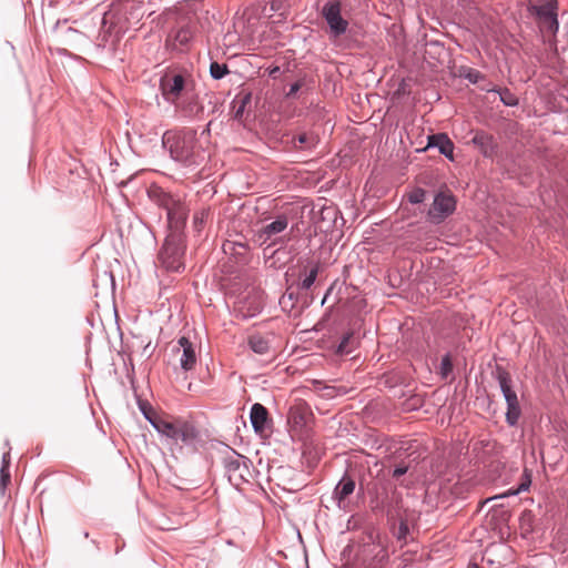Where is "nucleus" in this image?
I'll return each mask as SVG.
<instances>
[{
	"label": "nucleus",
	"mask_w": 568,
	"mask_h": 568,
	"mask_svg": "<svg viewBox=\"0 0 568 568\" xmlns=\"http://www.w3.org/2000/svg\"><path fill=\"white\" fill-rule=\"evenodd\" d=\"M247 250L248 246L244 242L226 241L223 244V251L225 253H230L233 255H241L243 252H246Z\"/></svg>",
	"instance_id": "nucleus-28"
},
{
	"label": "nucleus",
	"mask_w": 568,
	"mask_h": 568,
	"mask_svg": "<svg viewBox=\"0 0 568 568\" xmlns=\"http://www.w3.org/2000/svg\"><path fill=\"white\" fill-rule=\"evenodd\" d=\"M310 270H304L303 273L300 274L298 281L296 283V288L300 291H307L310 290L318 275L320 272V263L318 262H310L308 263Z\"/></svg>",
	"instance_id": "nucleus-19"
},
{
	"label": "nucleus",
	"mask_w": 568,
	"mask_h": 568,
	"mask_svg": "<svg viewBox=\"0 0 568 568\" xmlns=\"http://www.w3.org/2000/svg\"><path fill=\"white\" fill-rule=\"evenodd\" d=\"M356 484L353 478L345 474L334 488L333 495L337 500L338 507H343L345 499L355 490Z\"/></svg>",
	"instance_id": "nucleus-16"
},
{
	"label": "nucleus",
	"mask_w": 568,
	"mask_h": 568,
	"mask_svg": "<svg viewBox=\"0 0 568 568\" xmlns=\"http://www.w3.org/2000/svg\"><path fill=\"white\" fill-rule=\"evenodd\" d=\"M251 101V94L247 93L242 97L240 100L234 101L233 104V119L236 121H242L246 104Z\"/></svg>",
	"instance_id": "nucleus-27"
},
{
	"label": "nucleus",
	"mask_w": 568,
	"mask_h": 568,
	"mask_svg": "<svg viewBox=\"0 0 568 568\" xmlns=\"http://www.w3.org/2000/svg\"><path fill=\"white\" fill-rule=\"evenodd\" d=\"M456 209L455 197L447 192H438L428 210V219L435 223H442Z\"/></svg>",
	"instance_id": "nucleus-8"
},
{
	"label": "nucleus",
	"mask_w": 568,
	"mask_h": 568,
	"mask_svg": "<svg viewBox=\"0 0 568 568\" xmlns=\"http://www.w3.org/2000/svg\"><path fill=\"white\" fill-rule=\"evenodd\" d=\"M166 219L169 222V225L174 229L173 232H179L180 227L184 224L187 211L184 206V204L176 199L174 201V204L165 210Z\"/></svg>",
	"instance_id": "nucleus-13"
},
{
	"label": "nucleus",
	"mask_w": 568,
	"mask_h": 568,
	"mask_svg": "<svg viewBox=\"0 0 568 568\" xmlns=\"http://www.w3.org/2000/svg\"><path fill=\"white\" fill-rule=\"evenodd\" d=\"M408 470V467L405 465L396 466L393 470V477L399 478L400 476L405 475Z\"/></svg>",
	"instance_id": "nucleus-38"
},
{
	"label": "nucleus",
	"mask_w": 568,
	"mask_h": 568,
	"mask_svg": "<svg viewBox=\"0 0 568 568\" xmlns=\"http://www.w3.org/2000/svg\"><path fill=\"white\" fill-rule=\"evenodd\" d=\"M322 16L325 19L329 34L338 38L347 31L348 22L342 17L341 3L338 1H328L322 8Z\"/></svg>",
	"instance_id": "nucleus-7"
},
{
	"label": "nucleus",
	"mask_w": 568,
	"mask_h": 568,
	"mask_svg": "<svg viewBox=\"0 0 568 568\" xmlns=\"http://www.w3.org/2000/svg\"><path fill=\"white\" fill-rule=\"evenodd\" d=\"M10 481V471L8 465H1L0 469V488L3 490Z\"/></svg>",
	"instance_id": "nucleus-37"
},
{
	"label": "nucleus",
	"mask_w": 568,
	"mask_h": 568,
	"mask_svg": "<svg viewBox=\"0 0 568 568\" xmlns=\"http://www.w3.org/2000/svg\"><path fill=\"white\" fill-rule=\"evenodd\" d=\"M192 38V33L189 28H181L175 32L174 40L181 45H185Z\"/></svg>",
	"instance_id": "nucleus-33"
},
{
	"label": "nucleus",
	"mask_w": 568,
	"mask_h": 568,
	"mask_svg": "<svg viewBox=\"0 0 568 568\" xmlns=\"http://www.w3.org/2000/svg\"><path fill=\"white\" fill-rule=\"evenodd\" d=\"M504 398L507 404L506 422L509 426H515L517 425L521 415L517 394L515 390H513L511 393L506 394Z\"/></svg>",
	"instance_id": "nucleus-17"
},
{
	"label": "nucleus",
	"mask_w": 568,
	"mask_h": 568,
	"mask_svg": "<svg viewBox=\"0 0 568 568\" xmlns=\"http://www.w3.org/2000/svg\"><path fill=\"white\" fill-rule=\"evenodd\" d=\"M288 227V217L280 214L274 221L265 224L255 234V241L260 246L271 247L282 242L281 234Z\"/></svg>",
	"instance_id": "nucleus-6"
},
{
	"label": "nucleus",
	"mask_w": 568,
	"mask_h": 568,
	"mask_svg": "<svg viewBox=\"0 0 568 568\" xmlns=\"http://www.w3.org/2000/svg\"><path fill=\"white\" fill-rule=\"evenodd\" d=\"M478 77H479V72L477 71H471L467 74V79L473 82V83H476L478 81Z\"/></svg>",
	"instance_id": "nucleus-40"
},
{
	"label": "nucleus",
	"mask_w": 568,
	"mask_h": 568,
	"mask_svg": "<svg viewBox=\"0 0 568 568\" xmlns=\"http://www.w3.org/2000/svg\"><path fill=\"white\" fill-rule=\"evenodd\" d=\"M310 416V409L305 403L295 404L290 408L288 419L295 426H304L307 423Z\"/></svg>",
	"instance_id": "nucleus-22"
},
{
	"label": "nucleus",
	"mask_w": 568,
	"mask_h": 568,
	"mask_svg": "<svg viewBox=\"0 0 568 568\" xmlns=\"http://www.w3.org/2000/svg\"><path fill=\"white\" fill-rule=\"evenodd\" d=\"M185 243L180 232H172L164 241L159 253L161 265L170 272H182L184 270Z\"/></svg>",
	"instance_id": "nucleus-3"
},
{
	"label": "nucleus",
	"mask_w": 568,
	"mask_h": 568,
	"mask_svg": "<svg viewBox=\"0 0 568 568\" xmlns=\"http://www.w3.org/2000/svg\"><path fill=\"white\" fill-rule=\"evenodd\" d=\"M290 143L294 150L312 151L318 144V136L313 132H302L293 135Z\"/></svg>",
	"instance_id": "nucleus-15"
},
{
	"label": "nucleus",
	"mask_w": 568,
	"mask_h": 568,
	"mask_svg": "<svg viewBox=\"0 0 568 568\" xmlns=\"http://www.w3.org/2000/svg\"><path fill=\"white\" fill-rule=\"evenodd\" d=\"M399 530L402 534H405L407 531V526L405 524H400Z\"/></svg>",
	"instance_id": "nucleus-43"
},
{
	"label": "nucleus",
	"mask_w": 568,
	"mask_h": 568,
	"mask_svg": "<svg viewBox=\"0 0 568 568\" xmlns=\"http://www.w3.org/2000/svg\"><path fill=\"white\" fill-rule=\"evenodd\" d=\"M353 339V334L352 333H347L345 334L341 342L338 343L337 347H336V352L338 354H349L352 352V348H351V342Z\"/></svg>",
	"instance_id": "nucleus-32"
},
{
	"label": "nucleus",
	"mask_w": 568,
	"mask_h": 568,
	"mask_svg": "<svg viewBox=\"0 0 568 568\" xmlns=\"http://www.w3.org/2000/svg\"><path fill=\"white\" fill-rule=\"evenodd\" d=\"M174 109L181 116L190 120L202 119L204 113V105L193 90L183 95L180 101L174 104Z\"/></svg>",
	"instance_id": "nucleus-10"
},
{
	"label": "nucleus",
	"mask_w": 568,
	"mask_h": 568,
	"mask_svg": "<svg viewBox=\"0 0 568 568\" xmlns=\"http://www.w3.org/2000/svg\"><path fill=\"white\" fill-rule=\"evenodd\" d=\"M143 14L140 3L132 0L119 1L113 3L110 10L103 14L102 26L108 28L109 32L121 34L136 26Z\"/></svg>",
	"instance_id": "nucleus-2"
},
{
	"label": "nucleus",
	"mask_w": 568,
	"mask_h": 568,
	"mask_svg": "<svg viewBox=\"0 0 568 568\" xmlns=\"http://www.w3.org/2000/svg\"><path fill=\"white\" fill-rule=\"evenodd\" d=\"M453 372V362L449 354L442 357L439 374L442 378L446 379Z\"/></svg>",
	"instance_id": "nucleus-31"
},
{
	"label": "nucleus",
	"mask_w": 568,
	"mask_h": 568,
	"mask_svg": "<svg viewBox=\"0 0 568 568\" xmlns=\"http://www.w3.org/2000/svg\"><path fill=\"white\" fill-rule=\"evenodd\" d=\"M495 377L498 382V385L503 393V396H505L506 394H509L514 390L511 376L506 369H504L500 366H497V368L495 371Z\"/></svg>",
	"instance_id": "nucleus-25"
},
{
	"label": "nucleus",
	"mask_w": 568,
	"mask_h": 568,
	"mask_svg": "<svg viewBox=\"0 0 568 568\" xmlns=\"http://www.w3.org/2000/svg\"><path fill=\"white\" fill-rule=\"evenodd\" d=\"M531 485V471L527 468L524 469V473L520 478V484L516 488H510L503 497L506 496H516L520 493L527 491Z\"/></svg>",
	"instance_id": "nucleus-26"
},
{
	"label": "nucleus",
	"mask_w": 568,
	"mask_h": 568,
	"mask_svg": "<svg viewBox=\"0 0 568 568\" xmlns=\"http://www.w3.org/2000/svg\"><path fill=\"white\" fill-rule=\"evenodd\" d=\"M493 92H497L499 94L500 101L507 106H516L518 104L517 97L507 88L504 89H493Z\"/></svg>",
	"instance_id": "nucleus-29"
},
{
	"label": "nucleus",
	"mask_w": 568,
	"mask_h": 568,
	"mask_svg": "<svg viewBox=\"0 0 568 568\" xmlns=\"http://www.w3.org/2000/svg\"><path fill=\"white\" fill-rule=\"evenodd\" d=\"M267 409L260 403H255L251 407L250 420L254 432L262 433L267 422Z\"/></svg>",
	"instance_id": "nucleus-18"
},
{
	"label": "nucleus",
	"mask_w": 568,
	"mask_h": 568,
	"mask_svg": "<svg viewBox=\"0 0 568 568\" xmlns=\"http://www.w3.org/2000/svg\"><path fill=\"white\" fill-rule=\"evenodd\" d=\"M139 407L145 419L151 424L153 416H158L148 403H139Z\"/></svg>",
	"instance_id": "nucleus-36"
},
{
	"label": "nucleus",
	"mask_w": 568,
	"mask_h": 568,
	"mask_svg": "<svg viewBox=\"0 0 568 568\" xmlns=\"http://www.w3.org/2000/svg\"><path fill=\"white\" fill-rule=\"evenodd\" d=\"M180 354V366L183 371H191L196 364V352L193 343L185 336L178 341V347L174 349Z\"/></svg>",
	"instance_id": "nucleus-11"
},
{
	"label": "nucleus",
	"mask_w": 568,
	"mask_h": 568,
	"mask_svg": "<svg viewBox=\"0 0 568 568\" xmlns=\"http://www.w3.org/2000/svg\"><path fill=\"white\" fill-rule=\"evenodd\" d=\"M328 293H329V291L326 293V295H325V296H324V298L322 300V305L325 303V301H326V297H327Z\"/></svg>",
	"instance_id": "nucleus-45"
},
{
	"label": "nucleus",
	"mask_w": 568,
	"mask_h": 568,
	"mask_svg": "<svg viewBox=\"0 0 568 568\" xmlns=\"http://www.w3.org/2000/svg\"><path fill=\"white\" fill-rule=\"evenodd\" d=\"M160 90L163 99L174 105L192 89L186 78L180 73L165 74L160 80Z\"/></svg>",
	"instance_id": "nucleus-5"
},
{
	"label": "nucleus",
	"mask_w": 568,
	"mask_h": 568,
	"mask_svg": "<svg viewBox=\"0 0 568 568\" xmlns=\"http://www.w3.org/2000/svg\"><path fill=\"white\" fill-rule=\"evenodd\" d=\"M248 347L258 355H268L271 345L270 341L262 335L255 334L248 338Z\"/></svg>",
	"instance_id": "nucleus-24"
},
{
	"label": "nucleus",
	"mask_w": 568,
	"mask_h": 568,
	"mask_svg": "<svg viewBox=\"0 0 568 568\" xmlns=\"http://www.w3.org/2000/svg\"><path fill=\"white\" fill-rule=\"evenodd\" d=\"M172 440L174 443L181 442L185 446L195 447L199 440V430L192 423L179 419Z\"/></svg>",
	"instance_id": "nucleus-12"
},
{
	"label": "nucleus",
	"mask_w": 568,
	"mask_h": 568,
	"mask_svg": "<svg viewBox=\"0 0 568 568\" xmlns=\"http://www.w3.org/2000/svg\"><path fill=\"white\" fill-rule=\"evenodd\" d=\"M286 295H287V297H288L290 300H293V298H294V294H293V293H291V292H288V291L286 292Z\"/></svg>",
	"instance_id": "nucleus-44"
},
{
	"label": "nucleus",
	"mask_w": 568,
	"mask_h": 568,
	"mask_svg": "<svg viewBox=\"0 0 568 568\" xmlns=\"http://www.w3.org/2000/svg\"><path fill=\"white\" fill-rule=\"evenodd\" d=\"M288 3L286 0H272L271 1V11L280 12L281 16H285V12L288 8Z\"/></svg>",
	"instance_id": "nucleus-35"
},
{
	"label": "nucleus",
	"mask_w": 568,
	"mask_h": 568,
	"mask_svg": "<svg viewBox=\"0 0 568 568\" xmlns=\"http://www.w3.org/2000/svg\"><path fill=\"white\" fill-rule=\"evenodd\" d=\"M162 144L170 152L171 158L184 168L194 169L205 160L204 150L197 143L195 130L166 131L162 136Z\"/></svg>",
	"instance_id": "nucleus-1"
},
{
	"label": "nucleus",
	"mask_w": 568,
	"mask_h": 568,
	"mask_svg": "<svg viewBox=\"0 0 568 568\" xmlns=\"http://www.w3.org/2000/svg\"><path fill=\"white\" fill-rule=\"evenodd\" d=\"M148 193L149 197L164 211L171 207L174 204V201H176V197L158 186L151 187Z\"/></svg>",
	"instance_id": "nucleus-21"
},
{
	"label": "nucleus",
	"mask_w": 568,
	"mask_h": 568,
	"mask_svg": "<svg viewBox=\"0 0 568 568\" xmlns=\"http://www.w3.org/2000/svg\"><path fill=\"white\" fill-rule=\"evenodd\" d=\"M557 9V0H546L541 3H536L530 7L531 12L535 13L546 26V28L554 34L557 33L559 29Z\"/></svg>",
	"instance_id": "nucleus-9"
},
{
	"label": "nucleus",
	"mask_w": 568,
	"mask_h": 568,
	"mask_svg": "<svg viewBox=\"0 0 568 568\" xmlns=\"http://www.w3.org/2000/svg\"><path fill=\"white\" fill-rule=\"evenodd\" d=\"M425 196H426V192H425V190H423L420 187L414 189L407 195L408 201L412 204H419V203H422L425 200Z\"/></svg>",
	"instance_id": "nucleus-34"
},
{
	"label": "nucleus",
	"mask_w": 568,
	"mask_h": 568,
	"mask_svg": "<svg viewBox=\"0 0 568 568\" xmlns=\"http://www.w3.org/2000/svg\"><path fill=\"white\" fill-rule=\"evenodd\" d=\"M227 73H229V69H227L226 64H221L215 61L211 62L210 74L214 80H221Z\"/></svg>",
	"instance_id": "nucleus-30"
},
{
	"label": "nucleus",
	"mask_w": 568,
	"mask_h": 568,
	"mask_svg": "<svg viewBox=\"0 0 568 568\" xmlns=\"http://www.w3.org/2000/svg\"><path fill=\"white\" fill-rule=\"evenodd\" d=\"M300 89H301V83L300 82H295V83L291 84L290 90H288L286 95L288 98L293 97V95H295L298 92Z\"/></svg>",
	"instance_id": "nucleus-39"
},
{
	"label": "nucleus",
	"mask_w": 568,
	"mask_h": 568,
	"mask_svg": "<svg viewBox=\"0 0 568 568\" xmlns=\"http://www.w3.org/2000/svg\"><path fill=\"white\" fill-rule=\"evenodd\" d=\"M2 465H10L9 453H4L2 456Z\"/></svg>",
	"instance_id": "nucleus-42"
},
{
	"label": "nucleus",
	"mask_w": 568,
	"mask_h": 568,
	"mask_svg": "<svg viewBox=\"0 0 568 568\" xmlns=\"http://www.w3.org/2000/svg\"><path fill=\"white\" fill-rule=\"evenodd\" d=\"M471 141L476 146H478L485 156H490L493 154V136L488 133L484 131L476 132Z\"/></svg>",
	"instance_id": "nucleus-23"
},
{
	"label": "nucleus",
	"mask_w": 568,
	"mask_h": 568,
	"mask_svg": "<svg viewBox=\"0 0 568 568\" xmlns=\"http://www.w3.org/2000/svg\"><path fill=\"white\" fill-rule=\"evenodd\" d=\"M469 568H478V566H477V565H474V566H471V567H469Z\"/></svg>",
	"instance_id": "nucleus-46"
},
{
	"label": "nucleus",
	"mask_w": 568,
	"mask_h": 568,
	"mask_svg": "<svg viewBox=\"0 0 568 568\" xmlns=\"http://www.w3.org/2000/svg\"><path fill=\"white\" fill-rule=\"evenodd\" d=\"M151 425L160 435L165 436L166 438L172 440L176 432L178 420L170 422L160 416H153Z\"/></svg>",
	"instance_id": "nucleus-20"
},
{
	"label": "nucleus",
	"mask_w": 568,
	"mask_h": 568,
	"mask_svg": "<svg viewBox=\"0 0 568 568\" xmlns=\"http://www.w3.org/2000/svg\"><path fill=\"white\" fill-rule=\"evenodd\" d=\"M281 72V69L280 67H274V68H271L268 69V75L273 79H276L277 78V74Z\"/></svg>",
	"instance_id": "nucleus-41"
},
{
	"label": "nucleus",
	"mask_w": 568,
	"mask_h": 568,
	"mask_svg": "<svg viewBox=\"0 0 568 568\" xmlns=\"http://www.w3.org/2000/svg\"><path fill=\"white\" fill-rule=\"evenodd\" d=\"M222 463L229 481L233 486L240 487L242 484L248 483L251 478L250 466L252 463L247 457L227 446Z\"/></svg>",
	"instance_id": "nucleus-4"
},
{
	"label": "nucleus",
	"mask_w": 568,
	"mask_h": 568,
	"mask_svg": "<svg viewBox=\"0 0 568 568\" xmlns=\"http://www.w3.org/2000/svg\"><path fill=\"white\" fill-rule=\"evenodd\" d=\"M427 148H437L439 153L447 159H453L454 155V143L444 133L432 134L428 136Z\"/></svg>",
	"instance_id": "nucleus-14"
}]
</instances>
